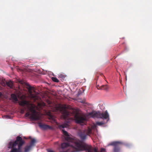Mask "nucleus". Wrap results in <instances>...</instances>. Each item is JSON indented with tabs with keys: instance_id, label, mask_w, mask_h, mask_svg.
Instances as JSON below:
<instances>
[{
	"instance_id": "f257e3e1",
	"label": "nucleus",
	"mask_w": 152,
	"mask_h": 152,
	"mask_svg": "<svg viewBox=\"0 0 152 152\" xmlns=\"http://www.w3.org/2000/svg\"><path fill=\"white\" fill-rule=\"evenodd\" d=\"M69 121L59 126L63 134L65 136V140L68 142L63 143L61 144V148L65 149L66 151H60V152H77L86 150V152H98L97 149L95 148L93 150L91 146L86 145L82 140H77L72 138L69 137L68 132L64 129V128H68Z\"/></svg>"
},
{
	"instance_id": "f03ea898",
	"label": "nucleus",
	"mask_w": 152,
	"mask_h": 152,
	"mask_svg": "<svg viewBox=\"0 0 152 152\" xmlns=\"http://www.w3.org/2000/svg\"><path fill=\"white\" fill-rule=\"evenodd\" d=\"M25 143V142L22 137L18 136L15 141L9 143L8 148L11 149L10 152H22V147Z\"/></svg>"
},
{
	"instance_id": "7ed1b4c3",
	"label": "nucleus",
	"mask_w": 152,
	"mask_h": 152,
	"mask_svg": "<svg viewBox=\"0 0 152 152\" xmlns=\"http://www.w3.org/2000/svg\"><path fill=\"white\" fill-rule=\"evenodd\" d=\"M88 116H90L94 118H102L104 119H107L109 118V115L107 111L103 113H101L99 111H93L89 113Z\"/></svg>"
},
{
	"instance_id": "20e7f679",
	"label": "nucleus",
	"mask_w": 152,
	"mask_h": 152,
	"mask_svg": "<svg viewBox=\"0 0 152 152\" xmlns=\"http://www.w3.org/2000/svg\"><path fill=\"white\" fill-rule=\"evenodd\" d=\"M35 106L31 105V107L28 108L31 113L29 112H27L25 114L26 117L30 115V118L32 120H37L39 119V117L38 115V113L35 109Z\"/></svg>"
},
{
	"instance_id": "39448f33",
	"label": "nucleus",
	"mask_w": 152,
	"mask_h": 152,
	"mask_svg": "<svg viewBox=\"0 0 152 152\" xmlns=\"http://www.w3.org/2000/svg\"><path fill=\"white\" fill-rule=\"evenodd\" d=\"M92 129L88 127L87 130L79 131L78 134L82 140H84L86 138L87 135L90 136L92 134Z\"/></svg>"
},
{
	"instance_id": "423d86ee",
	"label": "nucleus",
	"mask_w": 152,
	"mask_h": 152,
	"mask_svg": "<svg viewBox=\"0 0 152 152\" xmlns=\"http://www.w3.org/2000/svg\"><path fill=\"white\" fill-rule=\"evenodd\" d=\"M75 119L76 122L78 124L83 123L87 120V116L85 114L76 113L75 115Z\"/></svg>"
},
{
	"instance_id": "0eeeda50",
	"label": "nucleus",
	"mask_w": 152,
	"mask_h": 152,
	"mask_svg": "<svg viewBox=\"0 0 152 152\" xmlns=\"http://www.w3.org/2000/svg\"><path fill=\"white\" fill-rule=\"evenodd\" d=\"M28 89L31 97L34 99H37L38 93L35 91V88L29 85L28 87Z\"/></svg>"
},
{
	"instance_id": "6e6552de",
	"label": "nucleus",
	"mask_w": 152,
	"mask_h": 152,
	"mask_svg": "<svg viewBox=\"0 0 152 152\" xmlns=\"http://www.w3.org/2000/svg\"><path fill=\"white\" fill-rule=\"evenodd\" d=\"M58 110H59L62 114V116L64 119H68L69 118L70 115L72 114L69 112L66 109L59 107H58Z\"/></svg>"
},
{
	"instance_id": "1a4fd4ad",
	"label": "nucleus",
	"mask_w": 152,
	"mask_h": 152,
	"mask_svg": "<svg viewBox=\"0 0 152 152\" xmlns=\"http://www.w3.org/2000/svg\"><path fill=\"white\" fill-rule=\"evenodd\" d=\"M122 142L121 141H115V152H119Z\"/></svg>"
},
{
	"instance_id": "9d476101",
	"label": "nucleus",
	"mask_w": 152,
	"mask_h": 152,
	"mask_svg": "<svg viewBox=\"0 0 152 152\" xmlns=\"http://www.w3.org/2000/svg\"><path fill=\"white\" fill-rule=\"evenodd\" d=\"M18 103L20 105L22 106L26 105L28 108L31 107V105H33L32 104H30L28 101L25 100L19 102Z\"/></svg>"
},
{
	"instance_id": "9b49d317",
	"label": "nucleus",
	"mask_w": 152,
	"mask_h": 152,
	"mask_svg": "<svg viewBox=\"0 0 152 152\" xmlns=\"http://www.w3.org/2000/svg\"><path fill=\"white\" fill-rule=\"evenodd\" d=\"M39 126L44 129H51L52 127L48 125L43 124L41 123H39Z\"/></svg>"
},
{
	"instance_id": "f8f14e48",
	"label": "nucleus",
	"mask_w": 152,
	"mask_h": 152,
	"mask_svg": "<svg viewBox=\"0 0 152 152\" xmlns=\"http://www.w3.org/2000/svg\"><path fill=\"white\" fill-rule=\"evenodd\" d=\"M98 88L97 87V89H100L102 90H104L107 91L108 89V87L107 85H103L101 86V87Z\"/></svg>"
},
{
	"instance_id": "ddd939ff",
	"label": "nucleus",
	"mask_w": 152,
	"mask_h": 152,
	"mask_svg": "<svg viewBox=\"0 0 152 152\" xmlns=\"http://www.w3.org/2000/svg\"><path fill=\"white\" fill-rule=\"evenodd\" d=\"M32 147L31 146L26 145L24 148V152H28L31 148Z\"/></svg>"
},
{
	"instance_id": "4468645a",
	"label": "nucleus",
	"mask_w": 152,
	"mask_h": 152,
	"mask_svg": "<svg viewBox=\"0 0 152 152\" xmlns=\"http://www.w3.org/2000/svg\"><path fill=\"white\" fill-rule=\"evenodd\" d=\"M11 97L12 99L16 102H17L18 101V99L16 95L14 94H11Z\"/></svg>"
},
{
	"instance_id": "2eb2a0df",
	"label": "nucleus",
	"mask_w": 152,
	"mask_h": 152,
	"mask_svg": "<svg viewBox=\"0 0 152 152\" xmlns=\"http://www.w3.org/2000/svg\"><path fill=\"white\" fill-rule=\"evenodd\" d=\"M36 141L35 139H32L30 142V145H29L32 147L33 146L35 145L34 144L36 143Z\"/></svg>"
},
{
	"instance_id": "dca6fc26",
	"label": "nucleus",
	"mask_w": 152,
	"mask_h": 152,
	"mask_svg": "<svg viewBox=\"0 0 152 152\" xmlns=\"http://www.w3.org/2000/svg\"><path fill=\"white\" fill-rule=\"evenodd\" d=\"M59 77L62 79H64L66 77V75L62 74H60L59 75Z\"/></svg>"
},
{
	"instance_id": "f3484780",
	"label": "nucleus",
	"mask_w": 152,
	"mask_h": 152,
	"mask_svg": "<svg viewBox=\"0 0 152 152\" xmlns=\"http://www.w3.org/2000/svg\"><path fill=\"white\" fill-rule=\"evenodd\" d=\"M104 124V123L103 122H97L96 123V125L98 126H102V125H103Z\"/></svg>"
},
{
	"instance_id": "a211bd4d",
	"label": "nucleus",
	"mask_w": 152,
	"mask_h": 152,
	"mask_svg": "<svg viewBox=\"0 0 152 152\" xmlns=\"http://www.w3.org/2000/svg\"><path fill=\"white\" fill-rule=\"evenodd\" d=\"M52 80L53 81L55 82L58 83L59 82V81L58 79L56 77H52Z\"/></svg>"
},
{
	"instance_id": "6ab92c4d",
	"label": "nucleus",
	"mask_w": 152,
	"mask_h": 152,
	"mask_svg": "<svg viewBox=\"0 0 152 152\" xmlns=\"http://www.w3.org/2000/svg\"><path fill=\"white\" fill-rule=\"evenodd\" d=\"M7 85L10 88H12V84L10 82L7 83Z\"/></svg>"
},
{
	"instance_id": "aec40b11",
	"label": "nucleus",
	"mask_w": 152,
	"mask_h": 152,
	"mask_svg": "<svg viewBox=\"0 0 152 152\" xmlns=\"http://www.w3.org/2000/svg\"><path fill=\"white\" fill-rule=\"evenodd\" d=\"M101 152H106L105 149L103 148H102L101 149Z\"/></svg>"
},
{
	"instance_id": "412c9836",
	"label": "nucleus",
	"mask_w": 152,
	"mask_h": 152,
	"mask_svg": "<svg viewBox=\"0 0 152 152\" xmlns=\"http://www.w3.org/2000/svg\"><path fill=\"white\" fill-rule=\"evenodd\" d=\"M109 145H113V146L114 145V142H112L110 143L109 144Z\"/></svg>"
},
{
	"instance_id": "4be33fe9",
	"label": "nucleus",
	"mask_w": 152,
	"mask_h": 152,
	"mask_svg": "<svg viewBox=\"0 0 152 152\" xmlns=\"http://www.w3.org/2000/svg\"><path fill=\"white\" fill-rule=\"evenodd\" d=\"M24 112V109H22L21 110V113H23Z\"/></svg>"
},
{
	"instance_id": "5701e85b",
	"label": "nucleus",
	"mask_w": 152,
	"mask_h": 152,
	"mask_svg": "<svg viewBox=\"0 0 152 152\" xmlns=\"http://www.w3.org/2000/svg\"><path fill=\"white\" fill-rule=\"evenodd\" d=\"M48 152H54L53 150H48Z\"/></svg>"
},
{
	"instance_id": "b1692460",
	"label": "nucleus",
	"mask_w": 152,
	"mask_h": 152,
	"mask_svg": "<svg viewBox=\"0 0 152 152\" xmlns=\"http://www.w3.org/2000/svg\"><path fill=\"white\" fill-rule=\"evenodd\" d=\"M97 87H98V88H99V87H100H100H101V86H99V85H96V87H97Z\"/></svg>"
},
{
	"instance_id": "393cba45",
	"label": "nucleus",
	"mask_w": 152,
	"mask_h": 152,
	"mask_svg": "<svg viewBox=\"0 0 152 152\" xmlns=\"http://www.w3.org/2000/svg\"><path fill=\"white\" fill-rule=\"evenodd\" d=\"M2 95V94L1 92H0V97H1Z\"/></svg>"
},
{
	"instance_id": "a878e982",
	"label": "nucleus",
	"mask_w": 152,
	"mask_h": 152,
	"mask_svg": "<svg viewBox=\"0 0 152 152\" xmlns=\"http://www.w3.org/2000/svg\"><path fill=\"white\" fill-rule=\"evenodd\" d=\"M50 117H51V118H52V116H50Z\"/></svg>"
}]
</instances>
